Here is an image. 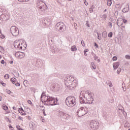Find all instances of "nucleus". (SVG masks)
I'll return each mask as SVG.
<instances>
[{
	"instance_id": "obj_1",
	"label": "nucleus",
	"mask_w": 130,
	"mask_h": 130,
	"mask_svg": "<svg viewBox=\"0 0 130 130\" xmlns=\"http://www.w3.org/2000/svg\"><path fill=\"white\" fill-rule=\"evenodd\" d=\"M44 97V105L46 106H54V105H57V98L54 99L52 96L49 95H46L45 92H42L41 95V99H42Z\"/></svg>"
},
{
	"instance_id": "obj_2",
	"label": "nucleus",
	"mask_w": 130,
	"mask_h": 130,
	"mask_svg": "<svg viewBox=\"0 0 130 130\" xmlns=\"http://www.w3.org/2000/svg\"><path fill=\"white\" fill-rule=\"evenodd\" d=\"M64 84L66 88L69 89V90H74V89L77 87L76 82L71 80V79L68 77L65 79Z\"/></svg>"
},
{
	"instance_id": "obj_3",
	"label": "nucleus",
	"mask_w": 130,
	"mask_h": 130,
	"mask_svg": "<svg viewBox=\"0 0 130 130\" xmlns=\"http://www.w3.org/2000/svg\"><path fill=\"white\" fill-rule=\"evenodd\" d=\"M66 104L68 107H74L77 104V100L74 96H69L66 99Z\"/></svg>"
},
{
	"instance_id": "obj_4",
	"label": "nucleus",
	"mask_w": 130,
	"mask_h": 130,
	"mask_svg": "<svg viewBox=\"0 0 130 130\" xmlns=\"http://www.w3.org/2000/svg\"><path fill=\"white\" fill-rule=\"evenodd\" d=\"M87 113H88V108H86V107H81L77 111V114L79 117L84 116Z\"/></svg>"
},
{
	"instance_id": "obj_5",
	"label": "nucleus",
	"mask_w": 130,
	"mask_h": 130,
	"mask_svg": "<svg viewBox=\"0 0 130 130\" xmlns=\"http://www.w3.org/2000/svg\"><path fill=\"white\" fill-rule=\"evenodd\" d=\"M90 126L91 128H92V129H93V130L98 129V128H99V122H98V121L95 120H92L90 122Z\"/></svg>"
},
{
	"instance_id": "obj_6",
	"label": "nucleus",
	"mask_w": 130,
	"mask_h": 130,
	"mask_svg": "<svg viewBox=\"0 0 130 130\" xmlns=\"http://www.w3.org/2000/svg\"><path fill=\"white\" fill-rule=\"evenodd\" d=\"M10 31L13 36L17 37L19 35V29L15 26H13L10 28Z\"/></svg>"
},
{
	"instance_id": "obj_7",
	"label": "nucleus",
	"mask_w": 130,
	"mask_h": 130,
	"mask_svg": "<svg viewBox=\"0 0 130 130\" xmlns=\"http://www.w3.org/2000/svg\"><path fill=\"white\" fill-rule=\"evenodd\" d=\"M79 101L81 104H86V101L87 100V98L85 95V94L81 92L79 96Z\"/></svg>"
},
{
	"instance_id": "obj_8",
	"label": "nucleus",
	"mask_w": 130,
	"mask_h": 130,
	"mask_svg": "<svg viewBox=\"0 0 130 130\" xmlns=\"http://www.w3.org/2000/svg\"><path fill=\"white\" fill-rule=\"evenodd\" d=\"M47 9H48V7H47V5L45 3L43 6L39 7V11L40 12H45Z\"/></svg>"
},
{
	"instance_id": "obj_9",
	"label": "nucleus",
	"mask_w": 130,
	"mask_h": 130,
	"mask_svg": "<svg viewBox=\"0 0 130 130\" xmlns=\"http://www.w3.org/2000/svg\"><path fill=\"white\" fill-rule=\"evenodd\" d=\"M59 113H60V114L59 115V117H60V118H61L62 119H67V118H68L67 115H68V114H66L62 111H59Z\"/></svg>"
},
{
	"instance_id": "obj_10",
	"label": "nucleus",
	"mask_w": 130,
	"mask_h": 130,
	"mask_svg": "<svg viewBox=\"0 0 130 130\" xmlns=\"http://www.w3.org/2000/svg\"><path fill=\"white\" fill-rule=\"evenodd\" d=\"M45 3H44L43 1L42 0H38L37 1V6L38 8H39V7H42V6H43Z\"/></svg>"
},
{
	"instance_id": "obj_11",
	"label": "nucleus",
	"mask_w": 130,
	"mask_h": 130,
	"mask_svg": "<svg viewBox=\"0 0 130 130\" xmlns=\"http://www.w3.org/2000/svg\"><path fill=\"white\" fill-rule=\"evenodd\" d=\"M18 112L19 113H21V115L25 116L26 114L22 107H20L18 109Z\"/></svg>"
},
{
	"instance_id": "obj_12",
	"label": "nucleus",
	"mask_w": 130,
	"mask_h": 130,
	"mask_svg": "<svg viewBox=\"0 0 130 130\" xmlns=\"http://www.w3.org/2000/svg\"><path fill=\"white\" fill-rule=\"evenodd\" d=\"M90 99L92 100H87L85 103V104H93V101H94V99L92 98V95L90 96Z\"/></svg>"
},
{
	"instance_id": "obj_13",
	"label": "nucleus",
	"mask_w": 130,
	"mask_h": 130,
	"mask_svg": "<svg viewBox=\"0 0 130 130\" xmlns=\"http://www.w3.org/2000/svg\"><path fill=\"white\" fill-rule=\"evenodd\" d=\"M50 48H51V51L52 52V53H55V48H56L55 45L51 44Z\"/></svg>"
},
{
	"instance_id": "obj_14",
	"label": "nucleus",
	"mask_w": 130,
	"mask_h": 130,
	"mask_svg": "<svg viewBox=\"0 0 130 130\" xmlns=\"http://www.w3.org/2000/svg\"><path fill=\"white\" fill-rule=\"evenodd\" d=\"M66 25L62 23V25L60 26V28H59V30L60 31H62V32H63V31H66Z\"/></svg>"
},
{
	"instance_id": "obj_15",
	"label": "nucleus",
	"mask_w": 130,
	"mask_h": 130,
	"mask_svg": "<svg viewBox=\"0 0 130 130\" xmlns=\"http://www.w3.org/2000/svg\"><path fill=\"white\" fill-rule=\"evenodd\" d=\"M113 67L114 70H116L117 69H118V67H119V62L114 63L113 64Z\"/></svg>"
},
{
	"instance_id": "obj_16",
	"label": "nucleus",
	"mask_w": 130,
	"mask_h": 130,
	"mask_svg": "<svg viewBox=\"0 0 130 130\" xmlns=\"http://www.w3.org/2000/svg\"><path fill=\"white\" fill-rule=\"evenodd\" d=\"M63 23L62 22H58L56 25H55V27L57 30L60 28V26L62 25Z\"/></svg>"
},
{
	"instance_id": "obj_17",
	"label": "nucleus",
	"mask_w": 130,
	"mask_h": 130,
	"mask_svg": "<svg viewBox=\"0 0 130 130\" xmlns=\"http://www.w3.org/2000/svg\"><path fill=\"white\" fill-rule=\"evenodd\" d=\"M77 49H78L77 48V47L76 46V45L72 46L71 48V51H73V52L77 51Z\"/></svg>"
},
{
	"instance_id": "obj_18",
	"label": "nucleus",
	"mask_w": 130,
	"mask_h": 130,
	"mask_svg": "<svg viewBox=\"0 0 130 130\" xmlns=\"http://www.w3.org/2000/svg\"><path fill=\"white\" fill-rule=\"evenodd\" d=\"M82 92V93L83 94H87L89 96H92V93L90 92V91L89 90H87V91H81Z\"/></svg>"
},
{
	"instance_id": "obj_19",
	"label": "nucleus",
	"mask_w": 130,
	"mask_h": 130,
	"mask_svg": "<svg viewBox=\"0 0 130 130\" xmlns=\"http://www.w3.org/2000/svg\"><path fill=\"white\" fill-rule=\"evenodd\" d=\"M128 11H129V8L128 7L124 8L122 10L123 13H128Z\"/></svg>"
},
{
	"instance_id": "obj_20",
	"label": "nucleus",
	"mask_w": 130,
	"mask_h": 130,
	"mask_svg": "<svg viewBox=\"0 0 130 130\" xmlns=\"http://www.w3.org/2000/svg\"><path fill=\"white\" fill-rule=\"evenodd\" d=\"M102 35L103 38H107V32L106 31H103Z\"/></svg>"
},
{
	"instance_id": "obj_21",
	"label": "nucleus",
	"mask_w": 130,
	"mask_h": 130,
	"mask_svg": "<svg viewBox=\"0 0 130 130\" xmlns=\"http://www.w3.org/2000/svg\"><path fill=\"white\" fill-rule=\"evenodd\" d=\"M94 9H95V5H92L89 8L90 13H93V10H94Z\"/></svg>"
},
{
	"instance_id": "obj_22",
	"label": "nucleus",
	"mask_w": 130,
	"mask_h": 130,
	"mask_svg": "<svg viewBox=\"0 0 130 130\" xmlns=\"http://www.w3.org/2000/svg\"><path fill=\"white\" fill-rule=\"evenodd\" d=\"M106 84L109 85V87L111 88L113 87V85H112V82L110 80H108V82H106Z\"/></svg>"
},
{
	"instance_id": "obj_23",
	"label": "nucleus",
	"mask_w": 130,
	"mask_h": 130,
	"mask_svg": "<svg viewBox=\"0 0 130 130\" xmlns=\"http://www.w3.org/2000/svg\"><path fill=\"white\" fill-rule=\"evenodd\" d=\"M23 57H25V53L20 52V54L19 55V57L18 58H23Z\"/></svg>"
},
{
	"instance_id": "obj_24",
	"label": "nucleus",
	"mask_w": 130,
	"mask_h": 130,
	"mask_svg": "<svg viewBox=\"0 0 130 130\" xmlns=\"http://www.w3.org/2000/svg\"><path fill=\"white\" fill-rule=\"evenodd\" d=\"M107 6H108L109 7H110V6L112 5V0H108L107 1Z\"/></svg>"
},
{
	"instance_id": "obj_25",
	"label": "nucleus",
	"mask_w": 130,
	"mask_h": 130,
	"mask_svg": "<svg viewBox=\"0 0 130 130\" xmlns=\"http://www.w3.org/2000/svg\"><path fill=\"white\" fill-rule=\"evenodd\" d=\"M18 43H19L18 41H15L14 43V46L15 48H18Z\"/></svg>"
},
{
	"instance_id": "obj_26",
	"label": "nucleus",
	"mask_w": 130,
	"mask_h": 130,
	"mask_svg": "<svg viewBox=\"0 0 130 130\" xmlns=\"http://www.w3.org/2000/svg\"><path fill=\"white\" fill-rule=\"evenodd\" d=\"M29 124L30 128H33V127H34V125H35V124L33 122H30Z\"/></svg>"
},
{
	"instance_id": "obj_27",
	"label": "nucleus",
	"mask_w": 130,
	"mask_h": 130,
	"mask_svg": "<svg viewBox=\"0 0 130 130\" xmlns=\"http://www.w3.org/2000/svg\"><path fill=\"white\" fill-rule=\"evenodd\" d=\"M11 81L12 84H15V83H16V82L17 81V79H16V78H15V77H13L11 79Z\"/></svg>"
},
{
	"instance_id": "obj_28",
	"label": "nucleus",
	"mask_w": 130,
	"mask_h": 130,
	"mask_svg": "<svg viewBox=\"0 0 130 130\" xmlns=\"http://www.w3.org/2000/svg\"><path fill=\"white\" fill-rule=\"evenodd\" d=\"M101 18L103 19L104 21L106 20V19L107 18V16L106 14H104L102 16H101Z\"/></svg>"
},
{
	"instance_id": "obj_29",
	"label": "nucleus",
	"mask_w": 130,
	"mask_h": 130,
	"mask_svg": "<svg viewBox=\"0 0 130 130\" xmlns=\"http://www.w3.org/2000/svg\"><path fill=\"white\" fill-rule=\"evenodd\" d=\"M96 34L98 35V39H99V40H101V39H102V38H101V34H100L98 32H97Z\"/></svg>"
},
{
	"instance_id": "obj_30",
	"label": "nucleus",
	"mask_w": 130,
	"mask_h": 130,
	"mask_svg": "<svg viewBox=\"0 0 130 130\" xmlns=\"http://www.w3.org/2000/svg\"><path fill=\"white\" fill-rule=\"evenodd\" d=\"M20 53H21V52H20V51L16 52L15 54L16 57H18V58H19Z\"/></svg>"
},
{
	"instance_id": "obj_31",
	"label": "nucleus",
	"mask_w": 130,
	"mask_h": 130,
	"mask_svg": "<svg viewBox=\"0 0 130 130\" xmlns=\"http://www.w3.org/2000/svg\"><path fill=\"white\" fill-rule=\"evenodd\" d=\"M44 25H45L46 26H49L50 25V22H47L46 20H44L43 21Z\"/></svg>"
},
{
	"instance_id": "obj_32",
	"label": "nucleus",
	"mask_w": 130,
	"mask_h": 130,
	"mask_svg": "<svg viewBox=\"0 0 130 130\" xmlns=\"http://www.w3.org/2000/svg\"><path fill=\"white\" fill-rule=\"evenodd\" d=\"M112 36H113V33L111 31L108 34V37L109 38H112Z\"/></svg>"
},
{
	"instance_id": "obj_33",
	"label": "nucleus",
	"mask_w": 130,
	"mask_h": 130,
	"mask_svg": "<svg viewBox=\"0 0 130 130\" xmlns=\"http://www.w3.org/2000/svg\"><path fill=\"white\" fill-rule=\"evenodd\" d=\"M2 107H3V109H4V110L7 111L8 109V108L7 106V105H3L2 106Z\"/></svg>"
},
{
	"instance_id": "obj_34",
	"label": "nucleus",
	"mask_w": 130,
	"mask_h": 130,
	"mask_svg": "<svg viewBox=\"0 0 130 130\" xmlns=\"http://www.w3.org/2000/svg\"><path fill=\"white\" fill-rule=\"evenodd\" d=\"M9 78H10V75L9 74H6L5 75H4V78L6 80H8V79H9Z\"/></svg>"
},
{
	"instance_id": "obj_35",
	"label": "nucleus",
	"mask_w": 130,
	"mask_h": 130,
	"mask_svg": "<svg viewBox=\"0 0 130 130\" xmlns=\"http://www.w3.org/2000/svg\"><path fill=\"white\" fill-rule=\"evenodd\" d=\"M91 66H92V69H93V70H96V66H95V64L93 62H91Z\"/></svg>"
},
{
	"instance_id": "obj_36",
	"label": "nucleus",
	"mask_w": 130,
	"mask_h": 130,
	"mask_svg": "<svg viewBox=\"0 0 130 130\" xmlns=\"http://www.w3.org/2000/svg\"><path fill=\"white\" fill-rule=\"evenodd\" d=\"M23 84H24V86H25V87H27V85H28V81H27V80H24V81H23Z\"/></svg>"
},
{
	"instance_id": "obj_37",
	"label": "nucleus",
	"mask_w": 130,
	"mask_h": 130,
	"mask_svg": "<svg viewBox=\"0 0 130 130\" xmlns=\"http://www.w3.org/2000/svg\"><path fill=\"white\" fill-rule=\"evenodd\" d=\"M6 37L5 36V35H3V34H2V32H1L0 34V38H1L2 39H4Z\"/></svg>"
},
{
	"instance_id": "obj_38",
	"label": "nucleus",
	"mask_w": 130,
	"mask_h": 130,
	"mask_svg": "<svg viewBox=\"0 0 130 130\" xmlns=\"http://www.w3.org/2000/svg\"><path fill=\"white\" fill-rule=\"evenodd\" d=\"M5 119L6 121H7V122H10V123H11V120H10V118L8 117H6Z\"/></svg>"
},
{
	"instance_id": "obj_39",
	"label": "nucleus",
	"mask_w": 130,
	"mask_h": 130,
	"mask_svg": "<svg viewBox=\"0 0 130 130\" xmlns=\"http://www.w3.org/2000/svg\"><path fill=\"white\" fill-rule=\"evenodd\" d=\"M121 72V69L118 68L117 71L118 75H119Z\"/></svg>"
},
{
	"instance_id": "obj_40",
	"label": "nucleus",
	"mask_w": 130,
	"mask_h": 130,
	"mask_svg": "<svg viewBox=\"0 0 130 130\" xmlns=\"http://www.w3.org/2000/svg\"><path fill=\"white\" fill-rule=\"evenodd\" d=\"M1 84L2 85L3 87H6V86L7 85V84L4 83L3 81L1 82Z\"/></svg>"
},
{
	"instance_id": "obj_41",
	"label": "nucleus",
	"mask_w": 130,
	"mask_h": 130,
	"mask_svg": "<svg viewBox=\"0 0 130 130\" xmlns=\"http://www.w3.org/2000/svg\"><path fill=\"white\" fill-rule=\"evenodd\" d=\"M81 44L83 47H85V41L84 40L81 41Z\"/></svg>"
},
{
	"instance_id": "obj_42",
	"label": "nucleus",
	"mask_w": 130,
	"mask_h": 130,
	"mask_svg": "<svg viewBox=\"0 0 130 130\" xmlns=\"http://www.w3.org/2000/svg\"><path fill=\"white\" fill-rule=\"evenodd\" d=\"M74 26L75 29L76 30H77V29H78V25L77 24V23H74Z\"/></svg>"
},
{
	"instance_id": "obj_43",
	"label": "nucleus",
	"mask_w": 130,
	"mask_h": 130,
	"mask_svg": "<svg viewBox=\"0 0 130 130\" xmlns=\"http://www.w3.org/2000/svg\"><path fill=\"white\" fill-rule=\"evenodd\" d=\"M82 1H83V2H84V4L85 5V6H88V5H89L88 2H87L86 0H82Z\"/></svg>"
},
{
	"instance_id": "obj_44",
	"label": "nucleus",
	"mask_w": 130,
	"mask_h": 130,
	"mask_svg": "<svg viewBox=\"0 0 130 130\" xmlns=\"http://www.w3.org/2000/svg\"><path fill=\"white\" fill-rule=\"evenodd\" d=\"M123 23L124 24H126V23H127V20L124 18L122 19Z\"/></svg>"
},
{
	"instance_id": "obj_45",
	"label": "nucleus",
	"mask_w": 130,
	"mask_h": 130,
	"mask_svg": "<svg viewBox=\"0 0 130 130\" xmlns=\"http://www.w3.org/2000/svg\"><path fill=\"white\" fill-rule=\"evenodd\" d=\"M112 60L113 61L117 60V57L114 56L113 57Z\"/></svg>"
},
{
	"instance_id": "obj_46",
	"label": "nucleus",
	"mask_w": 130,
	"mask_h": 130,
	"mask_svg": "<svg viewBox=\"0 0 130 130\" xmlns=\"http://www.w3.org/2000/svg\"><path fill=\"white\" fill-rule=\"evenodd\" d=\"M94 46H95L96 48H98L99 47V46H98V44L96 42L94 43Z\"/></svg>"
},
{
	"instance_id": "obj_47",
	"label": "nucleus",
	"mask_w": 130,
	"mask_h": 130,
	"mask_svg": "<svg viewBox=\"0 0 130 130\" xmlns=\"http://www.w3.org/2000/svg\"><path fill=\"white\" fill-rule=\"evenodd\" d=\"M9 128H10V129L14 130V127L13 126H12L11 124L9 125Z\"/></svg>"
},
{
	"instance_id": "obj_48",
	"label": "nucleus",
	"mask_w": 130,
	"mask_h": 130,
	"mask_svg": "<svg viewBox=\"0 0 130 130\" xmlns=\"http://www.w3.org/2000/svg\"><path fill=\"white\" fill-rule=\"evenodd\" d=\"M15 86H16V87H20V83H18V82L16 83Z\"/></svg>"
},
{
	"instance_id": "obj_49",
	"label": "nucleus",
	"mask_w": 130,
	"mask_h": 130,
	"mask_svg": "<svg viewBox=\"0 0 130 130\" xmlns=\"http://www.w3.org/2000/svg\"><path fill=\"white\" fill-rule=\"evenodd\" d=\"M108 26H109V27H110V28H111V27H112V23H111V22H109L108 23Z\"/></svg>"
},
{
	"instance_id": "obj_50",
	"label": "nucleus",
	"mask_w": 130,
	"mask_h": 130,
	"mask_svg": "<svg viewBox=\"0 0 130 130\" xmlns=\"http://www.w3.org/2000/svg\"><path fill=\"white\" fill-rule=\"evenodd\" d=\"M125 57L126 58V59H130V56L128 55H125Z\"/></svg>"
},
{
	"instance_id": "obj_51",
	"label": "nucleus",
	"mask_w": 130,
	"mask_h": 130,
	"mask_svg": "<svg viewBox=\"0 0 130 130\" xmlns=\"http://www.w3.org/2000/svg\"><path fill=\"white\" fill-rule=\"evenodd\" d=\"M16 128H17V129L18 130H21L22 128H21V126L20 125H18L16 126Z\"/></svg>"
},
{
	"instance_id": "obj_52",
	"label": "nucleus",
	"mask_w": 130,
	"mask_h": 130,
	"mask_svg": "<svg viewBox=\"0 0 130 130\" xmlns=\"http://www.w3.org/2000/svg\"><path fill=\"white\" fill-rule=\"evenodd\" d=\"M86 26L88 27V28H89V27H90V25L89 24V21H86Z\"/></svg>"
},
{
	"instance_id": "obj_53",
	"label": "nucleus",
	"mask_w": 130,
	"mask_h": 130,
	"mask_svg": "<svg viewBox=\"0 0 130 130\" xmlns=\"http://www.w3.org/2000/svg\"><path fill=\"white\" fill-rule=\"evenodd\" d=\"M115 16H116V17H117V16H118V12L117 11H116L114 14Z\"/></svg>"
},
{
	"instance_id": "obj_54",
	"label": "nucleus",
	"mask_w": 130,
	"mask_h": 130,
	"mask_svg": "<svg viewBox=\"0 0 130 130\" xmlns=\"http://www.w3.org/2000/svg\"><path fill=\"white\" fill-rule=\"evenodd\" d=\"M42 111H43V114H44V115L45 116H46V114L45 113V110L43 109V110H42Z\"/></svg>"
},
{
	"instance_id": "obj_55",
	"label": "nucleus",
	"mask_w": 130,
	"mask_h": 130,
	"mask_svg": "<svg viewBox=\"0 0 130 130\" xmlns=\"http://www.w3.org/2000/svg\"><path fill=\"white\" fill-rule=\"evenodd\" d=\"M3 50H4V47L0 46V51H3Z\"/></svg>"
},
{
	"instance_id": "obj_56",
	"label": "nucleus",
	"mask_w": 130,
	"mask_h": 130,
	"mask_svg": "<svg viewBox=\"0 0 130 130\" xmlns=\"http://www.w3.org/2000/svg\"><path fill=\"white\" fill-rule=\"evenodd\" d=\"M7 94H11V93H12V91H11V90H7Z\"/></svg>"
},
{
	"instance_id": "obj_57",
	"label": "nucleus",
	"mask_w": 130,
	"mask_h": 130,
	"mask_svg": "<svg viewBox=\"0 0 130 130\" xmlns=\"http://www.w3.org/2000/svg\"><path fill=\"white\" fill-rule=\"evenodd\" d=\"M117 25L119 26V27H120V26H121V24L118 23V20H117Z\"/></svg>"
},
{
	"instance_id": "obj_58",
	"label": "nucleus",
	"mask_w": 130,
	"mask_h": 130,
	"mask_svg": "<svg viewBox=\"0 0 130 130\" xmlns=\"http://www.w3.org/2000/svg\"><path fill=\"white\" fill-rule=\"evenodd\" d=\"M91 55H92V56H93V57H94V56H96V54H94L93 51H92V52H91Z\"/></svg>"
},
{
	"instance_id": "obj_59",
	"label": "nucleus",
	"mask_w": 130,
	"mask_h": 130,
	"mask_svg": "<svg viewBox=\"0 0 130 130\" xmlns=\"http://www.w3.org/2000/svg\"><path fill=\"white\" fill-rule=\"evenodd\" d=\"M27 103L28 104H30V105H31V104H32V102H31V101H30V100H28Z\"/></svg>"
},
{
	"instance_id": "obj_60",
	"label": "nucleus",
	"mask_w": 130,
	"mask_h": 130,
	"mask_svg": "<svg viewBox=\"0 0 130 130\" xmlns=\"http://www.w3.org/2000/svg\"><path fill=\"white\" fill-rule=\"evenodd\" d=\"M1 63H2V64H4L5 63V60L3 59L1 61Z\"/></svg>"
},
{
	"instance_id": "obj_61",
	"label": "nucleus",
	"mask_w": 130,
	"mask_h": 130,
	"mask_svg": "<svg viewBox=\"0 0 130 130\" xmlns=\"http://www.w3.org/2000/svg\"><path fill=\"white\" fill-rule=\"evenodd\" d=\"M29 0H18V2H29Z\"/></svg>"
},
{
	"instance_id": "obj_62",
	"label": "nucleus",
	"mask_w": 130,
	"mask_h": 130,
	"mask_svg": "<svg viewBox=\"0 0 130 130\" xmlns=\"http://www.w3.org/2000/svg\"><path fill=\"white\" fill-rule=\"evenodd\" d=\"M88 51H89L88 49H85L84 50V53H86V52H88Z\"/></svg>"
},
{
	"instance_id": "obj_63",
	"label": "nucleus",
	"mask_w": 130,
	"mask_h": 130,
	"mask_svg": "<svg viewBox=\"0 0 130 130\" xmlns=\"http://www.w3.org/2000/svg\"><path fill=\"white\" fill-rule=\"evenodd\" d=\"M93 57L94 58V60H97L98 59V56H95Z\"/></svg>"
},
{
	"instance_id": "obj_64",
	"label": "nucleus",
	"mask_w": 130,
	"mask_h": 130,
	"mask_svg": "<svg viewBox=\"0 0 130 130\" xmlns=\"http://www.w3.org/2000/svg\"><path fill=\"white\" fill-rule=\"evenodd\" d=\"M21 47V44H20V43H18V45H17V48H19V47Z\"/></svg>"
}]
</instances>
